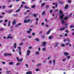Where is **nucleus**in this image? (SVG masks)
I'll use <instances>...</instances> for the list:
<instances>
[{"label": "nucleus", "mask_w": 74, "mask_h": 74, "mask_svg": "<svg viewBox=\"0 0 74 74\" xmlns=\"http://www.w3.org/2000/svg\"><path fill=\"white\" fill-rule=\"evenodd\" d=\"M59 13L61 15H60V19H63V18L64 17V14H63V12L62 11V10H60L59 11Z\"/></svg>", "instance_id": "obj_1"}, {"label": "nucleus", "mask_w": 74, "mask_h": 74, "mask_svg": "<svg viewBox=\"0 0 74 74\" xmlns=\"http://www.w3.org/2000/svg\"><path fill=\"white\" fill-rule=\"evenodd\" d=\"M30 22V19L28 20L26 19L24 21V23H29V22Z\"/></svg>", "instance_id": "obj_2"}, {"label": "nucleus", "mask_w": 74, "mask_h": 74, "mask_svg": "<svg viewBox=\"0 0 74 74\" xmlns=\"http://www.w3.org/2000/svg\"><path fill=\"white\" fill-rule=\"evenodd\" d=\"M16 59H17V60H18V61L19 62H22V61H23V58H21V59L20 60L19 59V58H18V57H16Z\"/></svg>", "instance_id": "obj_3"}, {"label": "nucleus", "mask_w": 74, "mask_h": 74, "mask_svg": "<svg viewBox=\"0 0 74 74\" xmlns=\"http://www.w3.org/2000/svg\"><path fill=\"white\" fill-rule=\"evenodd\" d=\"M30 53V50H28L27 52V56L29 55Z\"/></svg>", "instance_id": "obj_4"}, {"label": "nucleus", "mask_w": 74, "mask_h": 74, "mask_svg": "<svg viewBox=\"0 0 74 74\" xmlns=\"http://www.w3.org/2000/svg\"><path fill=\"white\" fill-rule=\"evenodd\" d=\"M16 23V20L15 19H14L13 22L12 23V25H15Z\"/></svg>", "instance_id": "obj_5"}, {"label": "nucleus", "mask_w": 74, "mask_h": 74, "mask_svg": "<svg viewBox=\"0 0 74 74\" xmlns=\"http://www.w3.org/2000/svg\"><path fill=\"white\" fill-rule=\"evenodd\" d=\"M42 45L43 47H45L46 45V44H47V42H42Z\"/></svg>", "instance_id": "obj_6"}, {"label": "nucleus", "mask_w": 74, "mask_h": 74, "mask_svg": "<svg viewBox=\"0 0 74 74\" xmlns=\"http://www.w3.org/2000/svg\"><path fill=\"white\" fill-rule=\"evenodd\" d=\"M66 29V27H62V28H60V31H62L63 30H64L65 29Z\"/></svg>", "instance_id": "obj_7"}, {"label": "nucleus", "mask_w": 74, "mask_h": 74, "mask_svg": "<svg viewBox=\"0 0 74 74\" xmlns=\"http://www.w3.org/2000/svg\"><path fill=\"white\" fill-rule=\"evenodd\" d=\"M69 53L67 52H65L64 53V55L65 56H68V55H69Z\"/></svg>", "instance_id": "obj_8"}, {"label": "nucleus", "mask_w": 74, "mask_h": 74, "mask_svg": "<svg viewBox=\"0 0 74 74\" xmlns=\"http://www.w3.org/2000/svg\"><path fill=\"white\" fill-rule=\"evenodd\" d=\"M7 39H9V38H10L11 39H12V37L10 36H8L6 38Z\"/></svg>", "instance_id": "obj_9"}, {"label": "nucleus", "mask_w": 74, "mask_h": 74, "mask_svg": "<svg viewBox=\"0 0 74 74\" xmlns=\"http://www.w3.org/2000/svg\"><path fill=\"white\" fill-rule=\"evenodd\" d=\"M59 42H57L55 43V47H56L58 45H59Z\"/></svg>", "instance_id": "obj_10"}, {"label": "nucleus", "mask_w": 74, "mask_h": 74, "mask_svg": "<svg viewBox=\"0 0 74 74\" xmlns=\"http://www.w3.org/2000/svg\"><path fill=\"white\" fill-rule=\"evenodd\" d=\"M13 47L14 48H16V43H15L13 46Z\"/></svg>", "instance_id": "obj_11"}, {"label": "nucleus", "mask_w": 74, "mask_h": 74, "mask_svg": "<svg viewBox=\"0 0 74 74\" xmlns=\"http://www.w3.org/2000/svg\"><path fill=\"white\" fill-rule=\"evenodd\" d=\"M13 12V10H9V12H8V13H9V14H10V13H11V12Z\"/></svg>", "instance_id": "obj_12"}, {"label": "nucleus", "mask_w": 74, "mask_h": 74, "mask_svg": "<svg viewBox=\"0 0 74 74\" xmlns=\"http://www.w3.org/2000/svg\"><path fill=\"white\" fill-rule=\"evenodd\" d=\"M68 7H69V5H65L64 7V8L65 9H67V8H68Z\"/></svg>", "instance_id": "obj_13"}, {"label": "nucleus", "mask_w": 74, "mask_h": 74, "mask_svg": "<svg viewBox=\"0 0 74 74\" xmlns=\"http://www.w3.org/2000/svg\"><path fill=\"white\" fill-rule=\"evenodd\" d=\"M45 11H43L42 12V15H45Z\"/></svg>", "instance_id": "obj_14"}, {"label": "nucleus", "mask_w": 74, "mask_h": 74, "mask_svg": "<svg viewBox=\"0 0 74 74\" xmlns=\"http://www.w3.org/2000/svg\"><path fill=\"white\" fill-rule=\"evenodd\" d=\"M59 3L60 4H63L64 3L63 2L61 1H59Z\"/></svg>", "instance_id": "obj_15"}, {"label": "nucleus", "mask_w": 74, "mask_h": 74, "mask_svg": "<svg viewBox=\"0 0 74 74\" xmlns=\"http://www.w3.org/2000/svg\"><path fill=\"white\" fill-rule=\"evenodd\" d=\"M45 5V3H43L41 5V7H43L44 5Z\"/></svg>", "instance_id": "obj_16"}, {"label": "nucleus", "mask_w": 74, "mask_h": 74, "mask_svg": "<svg viewBox=\"0 0 74 74\" xmlns=\"http://www.w3.org/2000/svg\"><path fill=\"white\" fill-rule=\"evenodd\" d=\"M67 19H68V17H65L64 18V19L65 20V21H66V20H67Z\"/></svg>", "instance_id": "obj_17"}, {"label": "nucleus", "mask_w": 74, "mask_h": 74, "mask_svg": "<svg viewBox=\"0 0 74 74\" xmlns=\"http://www.w3.org/2000/svg\"><path fill=\"white\" fill-rule=\"evenodd\" d=\"M73 27H74V25H71L70 26V28H73Z\"/></svg>", "instance_id": "obj_18"}, {"label": "nucleus", "mask_w": 74, "mask_h": 74, "mask_svg": "<svg viewBox=\"0 0 74 74\" xmlns=\"http://www.w3.org/2000/svg\"><path fill=\"white\" fill-rule=\"evenodd\" d=\"M51 29H50L48 31V32L47 33V34H49L50 33V32H51Z\"/></svg>", "instance_id": "obj_19"}, {"label": "nucleus", "mask_w": 74, "mask_h": 74, "mask_svg": "<svg viewBox=\"0 0 74 74\" xmlns=\"http://www.w3.org/2000/svg\"><path fill=\"white\" fill-rule=\"evenodd\" d=\"M68 2L69 4H70V3H71V0H68Z\"/></svg>", "instance_id": "obj_20"}, {"label": "nucleus", "mask_w": 74, "mask_h": 74, "mask_svg": "<svg viewBox=\"0 0 74 74\" xmlns=\"http://www.w3.org/2000/svg\"><path fill=\"white\" fill-rule=\"evenodd\" d=\"M42 51H46V49H45V48L44 47L42 49Z\"/></svg>", "instance_id": "obj_21"}, {"label": "nucleus", "mask_w": 74, "mask_h": 74, "mask_svg": "<svg viewBox=\"0 0 74 74\" xmlns=\"http://www.w3.org/2000/svg\"><path fill=\"white\" fill-rule=\"evenodd\" d=\"M9 64H10V65H12V64H13V62H10V63H9Z\"/></svg>", "instance_id": "obj_22"}, {"label": "nucleus", "mask_w": 74, "mask_h": 74, "mask_svg": "<svg viewBox=\"0 0 74 74\" xmlns=\"http://www.w3.org/2000/svg\"><path fill=\"white\" fill-rule=\"evenodd\" d=\"M20 9H21L20 8H19L18 10H16V12H19V11H20Z\"/></svg>", "instance_id": "obj_23"}, {"label": "nucleus", "mask_w": 74, "mask_h": 74, "mask_svg": "<svg viewBox=\"0 0 74 74\" xmlns=\"http://www.w3.org/2000/svg\"><path fill=\"white\" fill-rule=\"evenodd\" d=\"M62 47H64L65 46V45L64 44L62 43L61 45Z\"/></svg>", "instance_id": "obj_24"}, {"label": "nucleus", "mask_w": 74, "mask_h": 74, "mask_svg": "<svg viewBox=\"0 0 74 74\" xmlns=\"http://www.w3.org/2000/svg\"><path fill=\"white\" fill-rule=\"evenodd\" d=\"M64 20H62L61 21V23H62L63 24H64Z\"/></svg>", "instance_id": "obj_25"}, {"label": "nucleus", "mask_w": 74, "mask_h": 74, "mask_svg": "<svg viewBox=\"0 0 74 74\" xmlns=\"http://www.w3.org/2000/svg\"><path fill=\"white\" fill-rule=\"evenodd\" d=\"M53 38V36H49V38L50 40H51V38Z\"/></svg>", "instance_id": "obj_26"}, {"label": "nucleus", "mask_w": 74, "mask_h": 74, "mask_svg": "<svg viewBox=\"0 0 74 74\" xmlns=\"http://www.w3.org/2000/svg\"><path fill=\"white\" fill-rule=\"evenodd\" d=\"M41 63H39V64H37V66H41Z\"/></svg>", "instance_id": "obj_27"}, {"label": "nucleus", "mask_w": 74, "mask_h": 74, "mask_svg": "<svg viewBox=\"0 0 74 74\" xmlns=\"http://www.w3.org/2000/svg\"><path fill=\"white\" fill-rule=\"evenodd\" d=\"M11 23V21H9L8 22V26H10V24Z\"/></svg>", "instance_id": "obj_28"}, {"label": "nucleus", "mask_w": 74, "mask_h": 74, "mask_svg": "<svg viewBox=\"0 0 74 74\" xmlns=\"http://www.w3.org/2000/svg\"><path fill=\"white\" fill-rule=\"evenodd\" d=\"M49 5H46L45 7V8H46V9H48V8H49Z\"/></svg>", "instance_id": "obj_29"}, {"label": "nucleus", "mask_w": 74, "mask_h": 74, "mask_svg": "<svg viewBox=\"0 0 74 74\" xmlns=\"http://www.w3.org/2000/svg\"><path fill=\"white\" fill-rule=\"evenodd\" d=\"M53 11V10H50L49 11V12H50L52 14V12Z\"/></svg>", "instance_id": "obj_30"}, {"label": "nucleus", "mask_w": 74, "mask_h": 74, "mask_svg": "<svg viewBox=\"0 0 74 74\" xmlns=\"http://www.w3.org/2000/svg\"><path fill=\"white\" fill-rule=\"evenodd\" d=\"M18 53L20 55H22V53H21V51H19L18 52Z\"/></svg>", "instance_id": "obj_31"}, {"label": "nucleus", "mask_w": 74, "mask_h": 74, "mask_svg": "<svg viewBox=\"0 0 74 74\" xmlns=\"http://www.w3.org/2000/svg\"><path fill=\"white\" fill-rule=\"evenodd\" d=\"M36 41H40V40L37 38L36 39Z\"/></svg>", "instance_id": "obj_32"}, {"label": "nucleus", "mask_w": 74, "mask_h": 74, "mask_svg": "<svg viewBox=\"0 0 74 74\" xmlns=\"http://www.w3.org/2000/svg\"><path fill=\"white\" fill-rule=\"evenodd\" d=\"M36 7V5H33L32 7V8H34L35 7Z\"/></svg>", "instance_id": "obj_33"}, {"label": "nucleus", "mask_w": 74, "mask_h": 74, "mask_svg": "<svg viewBox=\"0 0 74 74\" xmlns=\"http://www.w3.org/2000/svg\"><path fill=\"white\" fill-rule=\"evenodd\" d=\"M10 71H6V73L7 74H9V72H10Z\"/></svg>", "instance_id": "obj_34"}, {"label": "nucleus", "mask_w": 74, "mask_h": 74, "mask_svg": "<svg viewBox=\"0 0 74 74\" xmlns=\"http://www.w3.org/2000/svg\"><path fill=\"white\" fill-rule=\"evenodd\" d=\"M71 16H72V13H70L69 14V18H70V17H71Z\"/></svg>", "instance_id": "obj_35"}, {"label": "nucleus", "mask_w": 74, "mask_h": 74, "mask_svg": "<svg viewBox=\"0 0 74 74\" xmlns=\"http://www.w3.org/2000/svg\"><path fill=\"white\" fill-rule=\"evenodd\" d=\"M41 37L42 38H45V36L44 35H42L41 36Z\"/></svg>", "instance_id": "obj_36"}, {"label": "nucleus", "mask_w": 74, "mask_h": 74, "mask_svg": "<svg viewBox=\"0 0 74 74\" xmlns=\"http://www.w3.org/2000/svg\"><path fill=\"white\" fill-rule=\"evenodd\" d=\"M36 55H39V52L38 51H36Z\"/></svg>", "instance_id": "obj_37"}, {"label": "nucleus", "mask_w": 74, "mask_h": 74, "mask_svg": "<svg viewBox=\"0 0 74 74\" xmlns=\"http://www.w3.org/2000/svg\"><path fill=\"white\" fill-rule=\"evenodd\" d=\"M27 33H28V34H30V33H31V32H30L29 30L27 31Z\"/></svg>", "instance_id": "obj_38"}, {"label": "nucleus", "mask_w": 74, "mask_h": 74, "mask_svg": "<svg viewBox=\"0 0 74 74\" xmlns=\"http://www.w3.org/2000/svg\"><path fill=\"white\" fill-rule=\"evenodd\" d=\"M70 56H67L66 57V58H67V59H70Z\"/></svg>", "instance_id": "obj_39"}, {"label": "nucleus", "mask_w": 74, "mask_h": 74, "mask_svg": "<svg viewBox=\"0 0 74 74\" xmlns=\"http://www.w3.org/2000/svg\"><path fill=\"white\" fill-rule=\"evenodd\" d=\"M28 72H29V74H32V73L31 71H29Z\"/></svg>", "instance_id": "obj_40"}, {"label": "nucleus", "mask_w": 74, "mask_h": 74, "mask_svg": "<svg viewBox=\"0 0 74 74\" xmlns=\"http://www.w3.org/2000/svg\"><path fill=\"white\" fill-rule=\"evenodd\" d=\"M65 32L68 33H69V30H68L67 29H66L65 31Z\"/></svg>", "instance_id": "obj_41"}, {"label": "nucleus", "mask_w": 74, "mask_h": 74, "mask_svg": "<svg viewBox=\"0 0 74 74\" xmlns=\"http://www.w3.org/2000/svg\"><path fill=\"white\" fill-rule=\"evenodd\" d=\"M36 71H40V69H36Z\"/></svg>", "instance_id": "obj_42"}, {"label": "nucleus", "mask_w": 74, "mask_h": 74, "mask_svg": "<svg viewBox=\"0 0 74 74\" xmlns=\"http://www.w3.org/2000/svg\"><path fill=\"white\" fill-rule=\"evenodd\" d=\"M45 26L46 27H49V26L48 25H47V24H45Z\"/></svg>", "instance_id": "obj_43"}, {"label": "nucleus", "mask_w": 74, "mask_h": 74, "mask_svg": "<svg viewBox=\"0 0 74 74\" xmlns=\"http://www.w3.org/2000/svg\"><path fill=\"white\" fill-rule=\"evenodd\" d=\"M18 49L19 50H21V47H18Z\"/></svg>", "instance_id": "obj_44"}, {"label": "nucleus", "mask_w": 74, "mask_h": 74, "mask_svg": "<svg viewBox=\"0 0 74 74\" xmlns=\"http://www.w3.org/2000/svg\"><path fill=\"white\" fill-rule=\"evenodd\" d=\"M56 60H53V63L54 64H55V62H56Z\"/></svg>", "instance_id": "obj_45"}, {"label": "nucleus", "mask_w": 74, "mask_h": 74, "mask_svg": "<svg viewBox=\"0 0 74 74\" xmlns=\"http://www.w3.org/2000/svg\"><path fill=\"white\" fill-rule=\"evenodd\" d=\"M24 8H27V9L29 8V7H27V6H24Z\"/></svg>", "instance_id": "obj_46"}, {"label": "nucleus", "mask_w": 74, "mask_h": 74, "mask_svg": "<svg viewBox=\"0 0 74 74\" xmlns=\"http://www.w3.org/2000/svg\"><path fill=\"white\" fill-rule=\"evenodd\" d=\"M34 35H35V33L33 32L32 34V36H34Z\"/></svg>", "instance_id": "obj_47"}, {"label": "nucleus", "mask_w": 74, "mask_h": 74, "mask_svg": "<svg viewBox=\"0 0 74 74\" xmlns=\"http://www.w3.org/2000/svg\"><path fill=\"white\" fill-rule=\"evenodd\" d=\"M29 49H32V47L29 46L28 47Z\"/></svg>", "instance_id": "obj_48"}, {"label": "nucleus", "mask_w": 74, "mask_h": 74, "mask_svg": "<svg viewBox=\"0 0 74 74\" xmlns=\"http://www.w3.org/2000/svg\"><path fill=\"white\" fill-rule=\"evenodd\" d=\"M33 15L34 16L35 18H36V17H37V16H36V14H34Z\"/></svg>", "instance_id": "obj_49"}, {"label": "nucleus", "mask_w": 74, "mask_h": 74, "mask_svg": "<svg viewBox=\"0 0 74 74\" xmlns=\"http://www.w3.org/2000/svg\"><path fill=\"white\" fill-rule=\"evenodd\" d=\"M65 45H69L70 44V43L69 42H68V43H65Z\"/></svg>", "instance_id": "obj_50"}, {"label": "nucleus", "mask_w": 74, "mask_h": 74, "mask_svg": "<svg viewBox=\"0 0 74 74\" xmlns=\"http://www.w3.org/2000/svg\"><path fill=\"white\" fill-rule=\"evenodd\" d=\"M12 7V5H10V6H8L9 8H11Z\"/></svg>", "instance_id": "obj_51"}, {"label": "nucleus", "mask_w": 74, "mask_h": 74, "mask_svg": "<svg viewBox=\"0 0 74 74\" xmlns=\"http://www.w3.org/2000/svg\"><path fill=\"white\" fill-rule=\"evenodd\" d=\"M64 36L65 37H66V36H67V33H66L64 34Z\"/></svg>", "instance_id": "obj_52"}, {"label": "nucleus", "mask_w": 74, "mask_h": 74, "mask_svg": "<svg viewBox=\"0 0 74 74\" xmlns=\"http://www.w3.org/2000/svg\"><path fill=\"white\" fill-rule=\"evenodd\" d=\"M35 20H36V21H38V18H36L35 19Z\"/></svg>", "instance_id": "obj_53"}, {"label": "nucleus", "mask_w": 74, "mask_h": 74, "mask_svg": "<svg viewBox=\"0 0 74 74\" xmlns=\"http://www.w3.org/2000/svg\"><path fill=\"white\" fill-rule=\"evenodd\" d=\"M41 25H42V26H43V25H44V23H41Z\"/></svg>", "instance_id": "obj_54"}, {"label": "nucleus", "mask_w": 74, "mask_h": 74, "mask_svg": "<svg viewBox=\"0 0 74 74\" xmlns=\"http://www.w3.org/2000/svg\"><path fill=\"white\" fill-rule=\"evenodd\" d=\"M66 60V58H64V59L62 61H63V62H64V61H65V60Z\"/></svg>", "instance_id": "obj_55"}, {"label": "nucleus", "mask_w": 74, "mask_h": 74, "mask_svg": "<svg viewBox=\"0 0 74 74\" xmlns=\"http://www.w3.org/2000/svg\"><path fill=\"white\" fill-rule=\"evenodd\" d=\"M7 21H8V20L6 19L5 20V21H4V22H7Z\"/></svg>", "instance_id": "obj_56"}, {"label": "nucleus", "mask_w": 74, "mask_h": 74, "mask_svg": "<svg viewBox=\"0 0 74 74\" xmlns=\"http://www.w3.org/2000/svg\"><path fill=\"white\" fill-rule=\"evenodd\" d=\"M58 4L57 3H56V7H58Z\"/></svg>", "instance_id": "obj_57"}, {"label": "nucleus", "mask_w": 74, "mask_h": 74, "mask_svg": "<svg viewBox=\"0 0 74 74\" xmlns=\"http://www.w3.org/2000/svg\"><path fill=\"white\" fill-rule=\"evenodd\" d=\"M22 4H25V2H23V1H22Z\"/></svg>", "instance_id": "obj_58"}, {"label": "nucleus", "mask_w": 74, "mask_h": 74, "mask_svg": "<svg viewBox=\"0 0 74 74\" xmlns=\"http://www.w3.org/2000/svg\"><path fill=\"white\" fill-rule=\"evenodd\" d=\"M38 50H39V51H41V49L40 47H38Z\"/></svg>", "instance_id": "obj_59"}, {"label": "nucleus", "mask_w": 74, "mask_h": 74, "mask_svg": "<svg viewBox=\"0 0 74 74\" xmlns=\"http://www.w3.org/2000/svg\"><path fill=\"white\" fill-rule=\"evenodd\" d=\"M23 44L22 43H21L20 45H19V46H21L22 45H23Z\"/></svg>", "instance_id": "obj_60"}, {"label": "nucleus", "mask_w": 74, "mask_h": 74, "mask_svg": "<svg viewBox=\"0 0 74 74\" xmlns=\"http://www.w3.org/2000/svg\"><path fill=\"white\" fill-rule=\"evenodd\" d=\"M42 33V31H40L39 32V34H41Z\"/></svg>", "instance_id": "obj_61"}, {"label": "nucleus", "mask_w": 74, "mask_h": 74, "mask_svg": "<svg viewBox=\"0 0 74 74\" xmlns=\"http://www.w3.org/2000/svg\"><path fill=\"white\" fill-rule=\"evenodd\" d=\"M3 17V16H1L0 15V18H2Z\"/></svg>", "instance_id": "obj_62"}, {"label": "nucleus", "mask_w": 74, "mask_h": 74, "mask_svg": "<svg viewBox=\"0 0 74 74\" xmlns=\"http://www.w3.org/2000/svg\"><path fill=\"white\" fill-rule=\"evenodd\" d=\"M65 26L66 27H67V24L66 23L65 24Z\"/></svg>", "instance_id": "obj_63"}, {"label": "nucleus", "mask_w": 74, "mask_h": 74, "mask_svg": "<svg viewBox=\"0 0 74 74\" xmlns=\"http://www.w3.org/2000/svg\"><path fill=\"white\" fill-rule=\"evenodd\" d=\"M25 66L27 68H28V65H27V64H25Z\"/></svg>", "instance_id": "obj_64"}]
</instances>
